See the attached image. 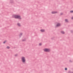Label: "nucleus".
Returning a JSON list of instances; mask_svg holds the SVG:
<instances>
[{
	"mask_svg": "<svg viewBox=\"0 0 73 73\" xmlns=\"http://www.w3.org/2000/svg\"><path fill=\"white\" fill-rule=\"evenodd\" d=\"M13 17H15V19H21V18L20 15H13L12 16Z\"/></svg>",
	"mask_w": 73,
	"mask_h": 73,
	"instance_id": "1",
	"label": "nucleus"
},
{
	"mask_svg": "<svg viewBox=\"0 0 73 73\" xmlns=\"http://www.w3.org/2000/svg\"><path fill=\"white\" fill-rule=\"evenodd\" d=\"M22 62L23 63H25L26 62V59H25V56H22L21 58Z\"/></svg>",
	"mask_w": 73,
	"mask_h": 73,
	"instance_id": "2",
	"label": "nucleus"
},
{
	"mask_svg": "<svg viewBox=\"0 0 73 73\" xmlns=\"http://www.w3.org/2000/svg\"><path fill=\"white\" fill-rule=\"evenodd\" d=\"M43 50L44 52H49L50 51V49L46 48H44Z\"/></svg>",
	"mask_w": 73,
	"mask_h": 73,
	"instance_id": "3",
	"label": "nucleus"
},
{
	"mask_svg": "<svg viewBox=\"0 0 73 73\" xmlns=\"http://www.w3.org/2000/svg\"><path fill=\"white\" fill-rule=\"evenodd\" d=\"M52 14H54V13H57V11H52Z\"/></svg>",
	"mask_w": 73,
	"mask_h": 73,
	"instance_id": "4",
	"label": "nucleus"
},
{
	"mask_svg": "<svg viewBox=\"0 0 73 73\" xmlns=\"http://www.w3.org/2000/svg\"><path fill=\"white\" fill-rule=\"evenodd\" d=\"M61 25V24L60 23H57L56 25V27H60Z\"/></svg>",
	"mask_w": 73,
	"mask_h": 73,
	"instance_id": "5",
	"label": "nucleus"
},
{
	"mask_svg": "<svg viewBox=\"0 0 73 73\" xmlns=\"http://www.w3.org/2000/svg\"><path fill=\"white\" fill-rule=\"evenodd\" d=\"M60 32L62 34H65V32L63 31H61Z\"/></svg>",
	"mask_w": 73,
	"mask_h": 73,
	"instance_id": "6",
	"label": "nucleus"
},
{
	"mask_svg": "<svg viewBox=\"0 0 73 73\" xmlns=\"http://www.w3.org/2000/svg\"><path fill=\"white\" fill-rule=\"evenodd\" d=\"M40 31L42 32H45V30L44 29H41Z\"/></svg>",
	"mask_w": 73,
	"mask_h": 73,
	"instance_id": "7",
	"label": "nucleus"
},
{
	"mask_svg": "<svg viewBox=\"0 0 73 73\" xmlns=\"http://www.w3.org/2000/svg\"><path fill=\"white\" fill-rule=\"evenodd\" d=\"M17 25L19 27H20L21 26V25L19 23H18L17 24Z\"/></svg>",
	"mask_w": 73,
	"mask_h": 73,
	"instance_id": "8",
	"label": "nucleus"
},
{
	"mask_svg": "<svg viewBox=\"0 0 73 73\" xmlns=\"http://www.w3.org/2000/svg\"><path fill=\"white\" fill-rule=\"evenodd\" d=\"M26 41V39L25 38L22 40V41Z\"/></svg>",
	"mask_w": 73,
	"mask_h": 73,
	"instance_id": "9",
	"label": "nucleus"
},
{
	"mask_svg": "<svg viewBox=\"0 0 73 73\" xmlns=\"http://www.w3.org/2000/svg\"><path fill=\"white\" fill-rule=\"evenodd\" d=\"M65 22H66L67 23L68 22V20L67 19H66L65 20Z\"/></svg>",
	"mask_w": 73,
	"mask_h": 73,
	"instance_id": "10",
	"label": "nucleus"
},
{
	"mask_svg": "<svg viewBox=\"0 0 73 73\" xmlns=\"http://www.w3.org/2000/svg\"><path fill=\"white\" fill-rule=\"evenodd\" d=\"M6 48L7 49H9V48H10V47L9 46H7L6 47Z\"/></svg>",
	"mask_w": 73,
	"mask_h": 73,
	"instance_id": "11",
	"label": "nucleus"
},
{
	"mask_svg": "<svg viewBox=\"0 0 73 73\" xmlns=\"http://www.w3.org/2000/svg\"><path fill=\"white\" fill-rule=\"evenodd\" d=\"M23 35V33H20V34L19 35L20 36H21Z\"/></svg>",
	"mask_w": 73,
	"mask_h": 73,
	"instance_id": "12",
	"label": "nucleus"
},
{
	"mask_svg": "<svg viewBox=\"0 0 73 73\" xmlns=\"http://www.w3.org/2000/svg\"><path fill=\"white\" fill-rule=\"evenodd\" d=\"M41 45H42V44H41V43H40L39 44V46H41Z\"/></svg>",
	"mask_w": 73,
	"mask_h": 73,
	"instance_id": "13",
	"label": "nucleus"
},
{
	"mask_svg": "<svg viewBox=\"0 0 73 73\" xmlns=\"http://www.w3.org/2000/svg\"><path fill=\"white\" fill-rule=\"evenodd\" d=\"M6 42H7V41L6 40V41H4V42H3V43H4V44H5V43Z\"/></svg>",
	"mask_w": 73,
	"mask_h": 73,
	"instance_id": "14",
	"label": "nucleus"
},
{
	"mask_svg": "<svg viewBox=\"0 0 73 73\" xmlns=\"http://www.w3.org/2000/svg\"><path fill=\"white\" fill-rule=\"evenodd\" d=\"M70 12L71 13H73V11H70Z\"/></svg>",
	"mask_w": 73,
	"mask_h": 73,
	"instance_id": "15",
	"label": "nucleus"
},
{
	"mask_svg": "<svg viewBox=\"0 0 73 73\" xmlns=\"http://www.w3.org/2000/svg\"><path fill=\"white\" fill-rule=\"evenodd\" d=\"M65 70H67V68H65Z\"/></svg>",
	"mask_w": 73,
	"mask_h": 73,
	"instance_id": "16",
	"label": "nucleus"
},
{
	"mask_svg": "<svg viewBox=\"0 0 73 73\" xmlns=\"http://www.w3.org/2000/svg\"><path fill=\"white\" fill-rule=\"evenodd\" d=\"M17 56V54H16L15 55V56Z\"/></svg>",
	"mask_w": 73,
	"mask_h": 73,
	"instance_id": "17",
	"label": "nucleus"
},
{
	"mask_svg": "<svg viewBox=\"0 0 73 73\" xmlns=\"http://www.w3.org/2000/svg\"><path fill=\"white\" fill-rule=\"evenodd\" d=\"M71 19H73V17H72Z\"/></svg>",
	"mask_w": 73,
	"mask_h": 73,
	"instance_id": "18",
	"label": "nucleus"
},
{
	"mask_svg": "<svg viewBox=\"0 0 73 73\" xmlns=\"http://www.w3.org/2000/svg\"><path fill=\"white\" fill-rule=\"evenodd\" d=\"M63 14V13H61L60 15H62Z\"/></svg>",
	"mask_w": 73,
	"mask_h": 73,
	"instance_id": "19",
	"label": "nucleus"
},
{
	"mask_svg": "<svg viewBox=\"0 0 73 73\" xmlns=\"http://www.w3.org/2000/svg\"><path fill=\"white\" fill-rule=\"evenodd\" d=\"M70 62H72V60H70Z\"/></svg>",
	"mask_w": 73,
	"mask_h": 73,
	"instance_id": "20",
	"label": "nucleus"
},
{
	"mask_svg": "<svg viewBox=\"0 0 73 73\" xmlns=\"http://www.w3.org/2000/svg\"><path fill=\"white\" fill-rule=\"evenodd\" d=\"M72 73H73V72H72Z\"/></svg>",
	"mask_w": 73,
	"mask_h": 73,
	"instance_id": "21",
	"label": "nucleus"
}]
</instances>
